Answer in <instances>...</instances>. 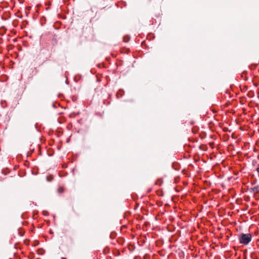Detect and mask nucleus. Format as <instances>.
Wrapping results in <instances>:
<instances>
[{
	"instance_id": "f257e3e1",
	"label": "nucleus",
	"mask_w": 259,
	"mask_h": 259,
	"mask_svg": "<svg viewBox=\"0 0 259 259\" xmlns=\"http://www.w3.org/2000/svg\"><path fill=\"white\" fill-rule=\"evenodd\" d=\"M238 239L241 244L246 245L252 239V235L249 233H242L239 235Z\"/></svg>"
},
{
	"instance_id": "f03ea898",
	"label": "nucleus",
	"mask_w": 259,
	"mask_h": 259,
	"mask_svg": "<svg viewBox=\"0 0 259 259\" xmlns=\"http://www.w3.org/2000/svg\"><path fill=\"white\" fill-rule=\"evenodd\" d=\"M213 118H214V119L215 120V122H213L212 120H211V128H212V125H220V123H219V120H220V118H221L220 116H219L218 115H215L213 116ZM212 130L211 129V131Z\"/></svg>"
},
{
	"instance_id": "7ed1b4c3",
	"label": "nucleus",
	"mask_w": 259,
	"mask_h": 259,
	"mask_svg": "<svg viewBox=\"0 0 259 259\" xmlns=\"http://www.w3.org/2000/svg\"><path fill=\"white\" fill-rule=\"evenodd\" d=\"M172 167L174 169L179 170L180 168L181 165L178 162H174L172 164Z\"/></svg>"
},
{
	"instance_id": "20e7f679",
	"label": "nucleus",
	"mask_w": 259,
	"mask_h": 259,
	"mask_svg": "<svg viewBox=\"0 0 259 259\" xmlns=\"http://www.w3.org/2000/svg\"><path fill=\"white\" fill-rule=\"evenodd\" d=\"M124 92L123 90H122V89L119 90L116 93L117 98H121L123 96V95H124Z\"/></svg>"
},
{
	"instance_id": "39448f33",
	"label": "nucleus",
	"mask_w": 259,
	"mask_h": 259,
	"mask_svg": "<svg viewBox=\"0 0 259 259\" xmlns=\"http://www.w3.org/2000/svg\"><path fill=\"white\" fill-rule=\"evenodd\" d=\"M251 192L254 193V194H257L259 192V186H256L253 188H251Z\"/></svg>"
},
{
	"instance_id": "423d86ee",
	"label": "nucleus",
	"mask_w": 259,
	"mask_h": 259,
	"mask_svg": "<svg viewBox=\"0 0 259 259\" xmlns=\"http://www.w3.org/2000/svg\"><path fill=\"white\" fill-rule=\"evenodd\" d=\"M57 37H58V35L56 34H54L52 36V40L53 42H54L55 44H57V42H58Z\"/></svg>"
},
{
	"instance_id": "0eeeda50",
	"label": "nucleus",
	"mask_w": 259,
	"mask_h": 259,
	"mask_svg": "<svg viewBox=\"0 0 259 259\" xmlns=\"http://www.w3.org/2000/svg\"><path fill=\"white\" fill-rule=\"evenodd\" d=\"M123 41L125 42H127L130 41L131 37L128 35H126L123 37Z\"/></svg>"
},
{
	"instance_id": "6e6552de",
	"label": "nucleus",
	"mask_w": 259,
	"mask_h": 259,
	"mask_svg": "<svg viewBox=\"0 0 259 259\" xmlns=\"http://www.w3.org/2000/svg\"><path fill=\"white\" fill-rule=\"evenodd\" d=\"M18 231H19V234L21 236H23L25 234V231L22 228H19L18 230Z\"/></svg>"
},
{
	"instance_id": "1a4fd4ad",
	"label": "nucleus",
	"mask_w": 259,
	"mask_h": 259,
	"mask_svg": "<svg viewBox=\"0 0 259 259\" xmlns=\"http://www.w3.org/2000/svg\"><path fill=\"white\" fill-rule=\"evenodd\" d=\"M162 180L161 179H158L156 182H155V185H159V186H161L162 184Z\"/></svg>"
},
{
	"instance_id": "9d476101",
	"label": "nucleus",
	"mask_w": 259,
	"mask_h": 259,
	"mask_svg": "<svg viewBox=\"0 0 259 259\" xmlns=\"http://www.w3.org/2000/svg\"><path fill=\"white\" fill-rule=\"evenodd\" d=\"M1 105L3 108H5L7 106V103L5 101H1Z\"/></svg>"
},
{
	"instance_id": "9b49d317",
	"label": "nucleus",
	"mask_w": 259,
	"mask_h": 259,
	"mask_svg": "<svg viewBox=\"0 0 259 259\" xmlns=\"http://www.w3.org/2000/svg\"><path fill=\"white\" fill-rule=\"evenodd\" d=\"M44 250L42 248H39L37 250V253L38 254H42L44 252Z\"/></svg>"
},
{
	"instance_id": "f8f14e48",
	"label": "nucleus",
	"mask_w": 259,
	"mask_h": 259,
	"mask_svg": "<svg viewBox=\"0 0 259 259\" xmlns=\"http://www.w3.org/2000/svg\"><path fill=\"white\" fill-rule=\"evenodd\" d=\"M116 236V233L115 232H113L111 233V234L110 235V237L111 239H114L115 238Z\"/></svg>"
},
{
	"instance_id": "ddd939ff",
	"label": "nucleus",
	"mask_w": 259,
	"mask_h": 259,
	"mask_svg": "<svg viewBox=\"0 0 259 259\" xmlns=\"http://www.w3.org/2000/svg\"><path fill=\"white\" fill-rule=\"evenodd\" d=\"M110 252V249L108 247H106L105 248H104V250H103V252L105 254H106L108 253H109Z\"/></svg>"
},
{
	"instance_id": "4468645a",
	"label": "nucleus",
	"mask_w": 259,
	"mask_h": 259,
	"mask_svg": "<svg viewBox=\"0 0 259 259\" xmlns=\"http://www.w3.org/2000/svg\"><path fill=\"white\" fill-rule=\"evenodd\" d=\"M192 131L194 134H196L198 131V127H197L196 126H194L193 127Z\"/></svg>"
},
{
	"instance_id": "2eb2a0df",
	"label": "nucleus",
	"mask_w": 259,
	"mask_h": 259,
	"mask_svg": "<svg viewBox=\"0 0 259 259\" xmlns=\"http://www.w3.org/2000/svg\"><path fill=\"white\" fill-rule=\"evenodd\" d=\"M53 179V176L52 175H50L47 177V180L48 182H51Z\"/></svg>"
},
{
	"instance_id": "dca6fc26",
	"label": "nucleus",
	"mask_w": 259,
	"mask_h": 259,
	"mask_svg": "<svg viewBox=\"0 0 259 259\" xmlns=\"http://www.w3.org/2000/svg\"><path fill=\"white\" fill-rule=\"evenodd\" d=\"M124 242V240L123 238H120L118 239V242L119 243V244H122Z\"/></svg>"
},
{
	"instance_id": "f3484780",
	"label": "nucleus",
	"mask_w": 259,
	"mask_h": 259,
	"mask_svg": "<svg viewBox=\"0 0 259 259\" xmlns=\"http://www.w3.org/2000/svg\"><path fill=\"white\" fill-rule=\"evenodd\" d=\"M39 244V242L38 241V240H35L34 242H33V246H37Z\"/></svg>"
},
{
	"instance_id": "a211bd4d",
	"label": "nucleus",
	"mask_w": 259,
	"mask_h": 259,
	"mask_svg": "<svg viewBox=\"0 0 259 259\" xmlns=\"http://www.w3.org/2000/svg\"><path fill=\"white\" fill-rule=\"evenodd\" d=\"M200 148L202 149V150H205L207 148L206 147V146L205 145H202L200 146Z\"/></svg>"
},
{
	"instance_id": "6ab92c4d",
	"label": "nucleus",
	"mask_w": 259,
	"mask_h": 259,
	"mask_svg": "<svg viewBox=\"0 0 259 259\" xmlns=\"http://www.w3.org/2000/svg\"><path fill=\"white\" fill-rule=\"evenodd\" d=\"M205 136H206V134L205 133H202L200 135V137L201 139L204 138L205 137Z\"/></svg>"
},
{
	"instance_id": "aec40b11",
	"label": "nucleus",
	"mask_w": 259,
	"mask_h": 259,
	"mask_svg": "<svg viewBox=\"0 0 259 259\" xmlns=\"http://www.w3.org/2000/svg\"><path fill=\"white\" fill-rule=\"evenodd\" d=\"M34 254L33 253H31L29 255V257L30 258V259H32L34 257Z\"/></svg>"
},
{
	"instance_id": "412c9836",
	"label": "nucleus",
	"mask_w": 259,
	"mask_h": 259,
	"mask_svg": "<svg viewBox=\"0 0 259 259\" xmlns=\"http://www.w3.org/2000/svg\"><path fill=\"white\" fill-rule=\"evenodd\" d=\"M156 243L157 246H160L161 244V242L160 241H157Z\"/></svg>"
},
{
	"instance_id": "4be33fe9",
	"label": "nucleus",
	"mask_w": 259,
	"mask_h": 259,
	"mask_svg": "<svg viewBox=\"0 0 259 259\" xmlns=\"http://www.w3.org/2000/svg\"><path fill=\"white\" fill-rule=\"evenodd\" d=\"M211 112H212L213 113H215L217 112L214 109H213L212 106H211Z\"/></svg>"
},
{
	"instance_id": "5701e85b",
	"label": "nucleus",
	"mask_w": 259,
	"mask_h": 259,
	"mask_svg": "<svg viewBox=\"0 0 259 259\" xmlns=\"http://www.w3.org/2000/svg\"><path fill=\"white\" fill-rule=\"evenodd\" d=\"M43 213L44 215H48L49 214V213L47 211H44Z\"/></svg>"
},
{
	"instance_id": "b1692460",
	"label": "nucleus",
	"mask_w": 259,
	"mask_h": 259,
	"mask_svg": "<svg viewBox=\"0 0 259 259\" xmlns=\"http://www.w3.org/2000/svg\"><path fill=\"white\" fill-rule=\"evenodd\" d=\"M194 123H195L194 121H192L190 122V124L193 125V124H194Z\"/></svg>"
},
{
	"instance_id": "393cba45",
	"label": "nucleus",
	"mask_w": 259,
	"mask_h": 259,
	"mask_svg": "<svg viewBox=\"0 0 259 259\" xmlns=\"http://www.w3.org/2000/svg\"><path fill=\"white\" fill-rule=\"evenodd\" d=\"M208 127L210 128V122L208 123Z\"/></svg>"
},
{
	"instance_id": "a878e982",
	"label": "nucleus",
	"mask_w": 259,
	"mask_h": 259,
	"mask_svg": "<svg viewBox=\"0 0 259 259\" xmlns=\"http://www.w3.org/2000/svg\"><path fill=\"white\" fill-rule=\"evenodd\" d=\"M213 152H214L213 151L211 152V159L212 158V156H213Z\"/></svg>"
},
{
	"instance_id": "bb28decb",
	"label": "nucleus",
	"mask_w": 259,
	"mask_h": 259,
	"mask_svg": "<svg viewBox=\"0 0 259 259\" xmlns=\"http://www.w3.org/2000/svg\"><path fill=\"white\" fill-rule=\"evenodd\" d=\"M61 259H67L66 257H61Z\"/></svg>"
},
{
	"instance_id": "cd10ccee",
	"label": "nucleus",
	"mask_w": 259,
	"mask_h": 259,
	"mask_svg": "<svg viewBox=\"0 0 259 259\" xmlns=\"http://www.w3.org/2000/svg\"><path fill=\"white\" fill-rule=\"evenodd\" d=\"M212 143L211 142V149H213V147H212Z\"/></svg>"
},
{
	"instance_id": "c85d7f7f",
	"label": "nucleus",
	"mask_w": 259,
	"mask_h": 259,
	"mask_svg": "<svg viewBox=\"0 0 259 259\" xmlns=\"http://www.w3.org/2000/svg\"><path fill=\"white\" fill-rule=\"evenodd\" d=\"M158 205L159 206H160V205H161V203H160H160H158Z\"/></svg>"
},
{
	"instance_id": "c756f323",
	"label": "nucleus",
	"mask_w": 259,
	"mask_h": 259,
	"mask_svg": "<svg viewBox=\"0 0 259 259\" xmlns=\"http://www.w3.org/2000/svg\"><path fill=\"white\" fill-rule=\"evenodd\" d=\"M150 191H151V190L150 189V190H148V192L149 193V192H150Z\"/></svg>"
},
{
	"instance_id": "7c9ffc66",
	"label": "nucleus",
	"mask_w": 259,
	"mask_h": 259,
	"mask_svg": "<svg viewBox=\"0 0 259 259\" xmlns=\"http://www.w3.org/2000/svg\"><path fill=\"white\" fill-rule=\"evenodd\" d=\"M208 145H209V146H210V143H208Z\"/></svg>"
},
{
	"instance_id": "2f4dec72",
	"label": "nucleus",
	"mask_w": 259,
	"mask_h": 259,
	"mask_svg": "<svg viewBox=\"0 0 259 259\" xmlns=\"http://www.w3.org/2000/svg\"><path fill=\"white\" fill-rule=\"evenodd\" d=\"M206 239H207V238H205V239H204V241H206Z\"/></svg>"
},
{
	"instance_id": "473e14b6",
	"label": "nucleus",
	"mask_w": 259,
	"mask_h": 259,
	"mask_svg": "<svg viewBox=\"0 0 259 259\" xmlns=\"http://www.w3.org/2000/svg\"><path fill=\"white\" fill-rule=\"evenodd\" d=\"M206 239H207V238H205V239H204V241H206Z\"/></svg>"
}]
</instances>
